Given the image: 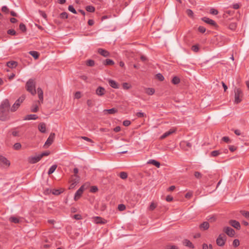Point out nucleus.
Returning a JSON list of instances; mask_svg holds the SVG:
<instances>
[{
  "label": "nucleus",
  "instance_id": "cd10ccee",
  "mask_svg": "<svg viewBox=\"0 0 249 249\" xmlns=\"http://www.w3.org/2000/svg\"><path fill=\"white\" fill-rule=\"evenodd\" d=\"M145 92L148 95H152L155 93V89L153 88H147Z\"/></svg>",
  "mask_w": 249,
  "mask_h": 249
},
{
  "label": "nucleus",
  "instance_id": "4c0bfd02",
  "mask_svg": "<svg viewBox=\"0 0 249 249\" xmlns=\"http://www.w3.org/2000/svg\"><path fill=\"white\" fill-rule=\"evenodd\" d=\"M156 77L160 81H162L164 79V78L163 76L161 73H158V74H157L156 75Z\"/></svg>",
  "mask_w": 249,
  "mask_h": 249
},
{
  "label": "nucleus",
  "instance_id": "2eb2a0df",
  "mask_svg": "<svg viewBox=\"0 0 249 249\" xmlns=\"http://www.w3.org/2000/svg\"><path fill=\"white\" fill-rule=\"evenodd\" d=\"M209 223L207 221H205L199 225V229L201 231H205L208 230L209 228Z\"/></svg>",
  "mask_w": 249,
  "mask_h": 249
},
{
  "label": "nucleus",
  "instance_id": "39448f33",
  "mask_svg": "<svg viewBox=\"0 0 249 249\" xmlns=\"http://www.w3.org/2000/svg\"><path fill=\"white\" fill-rule=\"evenodd\" d=\"M227 240V237L223 233L220 234L216 240V244L219 247L224 246Z\"/></svg>",
  "mask_w": 249,
  "mask_h": 249
},
{
  "label": "nucleus",
  "instance_id": "b1692460",
  "mask_svg": "<svg viewBox=\"0 0 249 249\" xmlns=\"http://www.w3.org/2000/svg\"><path fill=\"white\" fill-rule=\"evenodd\" d=\"M103 64L105 66H107V65L112 66L114 64V62L111 59H107L106 60H103Z\"/></svg>",
  "mask_w": 249,
  "mask_h": 249
},
{
  "label": "nucleus",
  "instance_id": "7c9ffc66",
  "mask_svg": "<svg viewBox=\"0 0 249 249\" xmlns=\"http://www.w3.org/2000/svg\"><path fill=\"white\" fill-rule=\"evenodd\" d=\"M179 82L180 79L177 76H174L172 80V83L175 85L178 84Z\"/></svg>",
  "mask_w": 249,
  "mask_h": 249
},
{
  "label": "nucleus",
  "instance_id": "58836bf2",
  "mask_svg": "<svg viewBox=\"0 0 249 249\" xmlns=\"http://www.w3.org/2000/svg\"><path fill=\"white\" fill-rule=\"evenodd\" d=\"M9 220L11 222H13L14 223H18L19 222L18 219L16 217H11L9 218Z\"/></svg>",
  "mask_w": 249,
  "mask_h": 249
},
{
  "label": "nucleus",
  "instance_id": "de8ad7c7",
  "mask_svg": "<svg viewBox=\"0 0 249 249\" xmlns=\"http://www.w3.org/2000/svg\"><path fill=\"white\" fill-rule=\"evenodd\" d=\"M240 244V242L238 239H234L233 241L232 245L234 247H238Z\"/></svg>",
  "mask_w": 249,
  "mask_h": 249
},
{
  "label": "nucleus",
  "instance_id": "7ed1b4c3",
  "mask_svg": "<svg viewBox=\"0 0 249 249\" xmlns=\"http://www.w3.org/2000/svg\"><path fill=\"white\" fill-rule=\"evenodd\" d=\"M243 93L242 90L239 88H235L234 89V102L236 104H239L242 101Z\"/></svg>",
  "mask_w": 249,
  "mask_h": 249
},
{
  "label": "nucleus",
  "instance_id": "ea45409f",
  "mask_svg": "<svg viewBox=\"0 0 249 249\" xmlns=\"http://www.w3.org/2000/svg\"><path fill=\"white\" fill-rule=\"evenodd\" d=\"M194 176L196 178H198V179L201 178L202 176V174L198 171L195 172Z\"/></svg>",
  "mask_w": 249,
  "mask_h": 249
},
{
  "label": "nucleus",
  "instance_id": "5701e85b",
  "mask_svg": "<svg viewBox=\"0 0 249 249\" xmlns=\"http://www.w3.org/2000/svg\"><path fill=\"white\" fill-rule=\"evenodd\" d=\"M183 244L184 246L188 247L190 248H194V245H193L192 242L188 239L184 240V241L183 242Z\"/></svg>",
  "mask_w": 249,
  "mask_h": 249
},
{
  "label": "nucleus",
  "instance_id": "412c9836",
  "mask_svg": "<svg viewBox=\"0 0 249 249\" xmlns=\"http://www.w3.org/2000/svg\"><path fill=\"white\" fill-rule=\"evenodd\" d=\"M18 65V63L16 61H11L7 62L6 66L10 68H14Z\"/></svg>",
  "mask_w": 249,
  "mask_h": 249
},
{
  "label": "nucleus",
  "instance_id": "393cba45",
  "mask_svg": "<svg viewBox=\"0 0 249 249\" xmlns=\"http://www.w3.org/2000/svg\"><path fill=\"white\" fill-rule=\"evenodd\" d=\"M147 163L149 164H152L158 168H159L160 165V163L155 160H150Z\"/></svg>",
  "mask_w": 249,
  "mask_h": 249
},
{
  "label": "nucleus",
  "instance_id": "f257e3e1",
  "mask_svg": "<svg viewBox=\"0 0 249 249\" xmlns=\"http://www.w3.org/2000/svg\"><path fill=\"white\" fill-rule=\"evenodd\" d=\"M10 104L8 100H5L0 106V119L5 121L9 118L8 110Z\"/></svg>",
  "mask_w": 249,
  "mask_h": 249
},
{
  "label": "nucleus",
  "instance_id": "f8f14e48",
  "mask_svg": "<svg viewBox=\"0 0 249 249\" xmlns=\"http://www.w3.org/2000/svg\"><path fill=\"white\" fill-rule=\"evenodd\" d=\"M229 224L233 228L239 230L241 226L240 223L235 220H231L229 221Z\"/></svg>",
  "mask_w": 249,
  "mask_h": 249
},
{
  "label": "nucleus",
  "instance_id": "4be33fe9",
  "mask_svg": "<svg viewBox=\"0 0 249 249\" xmlns=\"http://www.w3.org/2000/svg\"><path fill=\"white\" fill-rule=\"evenodd\" d=\"M38 117L36 114H30L25 116L24 118V120H36Z\"/></svg>",
  "mask_w": 249,
  "mask_h": 249
},
{
  "label": "nucleus",
  "instance_id": "774afa93",
  "mask_svg": "<svg viewBox=\"0 0 249 249\" xmlns=\"http://www.w3.org/2000/svg\"><path fill=\"white\" fill-rule=\"evenodd\" d=\"M73 218L76 220H80L82 218V216L80 214H75L73 215Z\"/></svg>",
  "mask_w": 249,
  "mask_h": 249
},
{
  "label": "nucleus",
  "instance_id": "c03bdc74",
  "mask_svg": "<svg viewBox=\"0 0 249 249\" xmlns=\"http://www.w3.org/2000/svg\"><path fill=\"white\" fill-rule=\"evenodd\" d=\"M156 207L157 205L154 202H152L150 205L149 206V209L150 211H153L156 208Z\"/></svg>",
  "mask_w": 249,
  "mask_h": 249
},
{
  "label": "nucleus",
  "instance_id": "c9c22d12",
  "mask_svg": "<svg viewBox=\"0 0 249 249\" xmlns=\"http://www.w3.org/2000/svg\"><path fill=\"white\" fill-rule=\"evenodd\" d=\"M120 177L123 179H126L127 177V174L124 172H121L120 174Z\"/></svg>",
  "mask_w": 249,
  "mask_h": 249
},
{
  "label": "nucleus",
  "instance_id": "c85d7f7f",
  "mask_svg": "<svg viewBox=\"0 0 249 249\" xmlns=\"http://www.w3.org/2000/svg\"><path fill=\"white\" fill-rule=\"evenodd\" d=\"M221 153H222L219 150H214L211 152V156L215 157L218 156Z\"/></svg>",
  "mask_w": 249,
  "mask_h": 249
},
{
  "label": "nucleus",
  "instance_id": "9d476101",
  "mask_svg": "<svg viewBox=\"0 0 249 249\" xmlns=\"http://www.w3.org/2000/svg\"><path fill=\"white\" fill-rule=\"evenodd\" d=\"M36 92L39 98V100L37 101V103L39 105H40L43 103V92L42 89L40 88H37Z\"/></svg>",
  "mask_w": 249,
  "mask_h": 249
},
{
  "label": "nucleus",
  "instance_id": "864d4df0",
  "mask_svg": "<svg viewBox=\"0 0 249 249\" xmlns=\"http://www.w3.org/2000/svg\"><path fill=\"white\" fill-rule=\"evenodd\" d=\"M192 50L195 52H197L199 51V47L197 45H193L192 47Z\"/></svg>",
  "mask_w": 249,
  "mask_h": 249
},
{
  "label": "nucleus",
  "instance_id": "338daca9",
  "mask_svg": "<svg viewBox=\"0 0 249 249\" xmlns=\"http://www.w3.org/2000/svg\"><path fill=\"white\" fill-rule=\"evenodd\" d=\"M229 148L231 152H233L236 149V147L233 145H230Z\"/></svg>",
  "mask_w": 249,
  "mask_h": 249
},
{
  "label": "nucleus",
  "instance_id": "49530a36",
  "mask_svg": "<svg viewBox=\"0 0 249 249\" xmlns=\"http://www.w3.org/2000/svg\"><path fill=\"white\" fill-rule=\"evenodd\" d=\"M68 10L73 14H76V11L72 5L69 6Z\"/></svg>",
  "mask_w": 249,
  "mask_h": 249
},
{
  "label": "nucleus",
  "instance_id": "0eeeda50",
  "mask_svg": "<svg viewBox=\"0 0 249 249\" xmlns=\"http://www.w3.org/2000/svg\"><path fill=\"white\" fill-rule=\"evenodd\" d=\"M0 164L4 167H8L10 165V162L4 157L0 156Z\"/></svg>",
  "mask_w": 249,
  "mask_h": 249
},
{
  "label": "nucleus",
  "instance_id": "9b49d317",
  "mask_svg": "<svg viewBox=\"0 0 249 249\" xmlns=\"http://www.w3.org/2000/svg\"><path fill=\"white\" fill-rule=\"evenodd\" d=\"M55 137V134L54 133H51L47 139L45 143V145H46L47 146H50L52 143L53 142L54 139Z\"/></svg>",
  "mask_w": 249,
  "mask_h": 249
},
{
  "label": "nucleus",
  "instance_id": "f03ea898",
  "mask_svg": "<svg viewBox=\"0 0 249 249\" xmlns=\"http://www.w3.org/2000/svg\"><path fill=\"white\" fill-rule=\"evenodd\" d=\"M26 87L27 90L30 92L32 95H35L36 91L35 89V82L32 79H29L26 83Z\"/></svg>",
  "mask_w": 249,
  "mask_h": 249
},
{
  "label": "nucleus",
  "instance_id": "a19ab883",
  "mask_svg": "<svg viewBox=\"0 0 249 249\" xmlns=\"http://www.w3.org/2000/svg\"><path fill=\"white\" fill-rule=\"evenodd\" d=\"M68 14L66 12H63L60 14L59 17L62 19H66L68 18Z\"/></svg>",
  "mask_w": 249,
  "mask_h": 249
},
{
  "label": "nucleus",
  "instance_id": "6e6552de",
  "mask_svg": "<svg viewBox=\"0 0 249 249\" xmlns=\"http://www.w3.org/2000/svg\"><path fill=\"white\" fill-rule=\"evenodd\" d=\"M40 160L41 158L40 157L39 155H38L29 157L28 158V161L29 163L31 164H34L39 161Z\"/></svg>",
  "mask_w": 249,
  "mask_h": 249
},
{
  "label": "nucleus",
  "instance_id": "79ce46f5",
  "mask_svg": "<svg viewBox=\"0 0 249 249\" xmlns=\"http://www.w3.org/2000/svg\"><path fill=\"white\" fill-rule=\"evenodd\" d=\"M118 209L120 211H124L125 209V206L124 204H119L118 206Z\"/></svg>",
  "mask_w": 249,
  "mask_h": 249
},
{
  "label": "nucleus",
  "instance_id": "5fc2aeb1",
  "mask_svg": "<svg viewBox=\"0 0 249 249\" xmlns=\"http://www.w3.org/2000/svg\"><path fill=\"white\" fill-rule=\"evenodd\" d=\"M198 30L199 32L204 33L206 31V28L203 26H200L198 28Z\"/></svg>",
  "mask_w": 249,
  "mask_h": 249
},
{
  "label": "nucleus",
  "instance_id": "ddd939ff",
  "mask_svg": "<svg viewBox=\"0 0 249 249\" xmlns=\"http://www.w3.org/2000/svg\"><path fill=\"white\" fill-rule=\"evenodd\" d=\"M118 112V109L115 108H112L108 109H104L103 110L104 114H114Z\"/></svg>",
  "mask_w": 249,
  "mask_h": 249
},
{
  "label": "nucleus",
  "instance_id": "f704fd0d",
  "mask_svg": "<svg viewBox=\"0 0 249 249\" xmlns=\"http://www.w3.org/2000/svg\"><path fill=\"white\" fill-rule=\"evenodd\" d=\"M19 29L23 32H25L26 31V26L24 24L22 23H21L20 24H19Z\"/></svg>",
  "mask_w": 249,
  "mask_h": 249
},
{
  "label": "nucleus",
  "instance_id": "473e14b6",
  "mask_svg": "<svg viewBox=\"0 0 249 249\" xmlns=\"http://www.w3.org/2000/svg\"><path fill=\"white\" fill-rule=\"evenodd\" d=\"M240 213L246 218L249 219V212L242 210L240 211Z\"/></svg>",
  "mask_w": 249,
  "mask_h": 249
},
{
  "label": "nucleus",
  "instance_id": "bb28decb",
  "mask_svg": "<svg viewBox=\"0 0 249 249\" xmlns=\"http://www.w3.org/2000/svg\"><path fill=\"white\" fill-rule=\"evenodd\" d=\"M25 99V96H22L19 97L15 103L16 105L19 107L20 104L24 101Z\"/></svg>",
  "mask_w": 249,
  "mask_h": 249
},
{
  "label": "nucleus",
  "instance_id": "4468645a",
  "mask_svg": "<svg viewBox=\"0 0 249 249\" xmlns=\"http://www.w3.org/2000/svg\"><path fill=\"white\" fill-rule=\"evenodd\" d=\"M105 89L102 87H99L96 90V94L98 96H103L105 94Z\"/></svg>",
  "mask_w": 249,
  "mask_h": 249
},
{
  "label": "nucleus",
  "instance_id": "f3484780",
  "mask_svg": "<svg viewBox=\"0 0 249 249\" xmlns=\"http://www.w3.org/2000/svg\"><path fill=\"white\" fill-rule=\"evenodd\" d=\"M108 84L110 87L114 89H119V85L118 83H117L114 80L109 79L108 81Z\"/></svg>",
  "mask_w": 249,
  "mask_h": 249
},
{
  "label": "nucleus",
  "instance_id": "6e6d98bb",
  "mask_svg": "<svg viewBox=\"0 0 249 249\" xmlns=\"http://www.w3.org/2000/svg\"><path fill=\"white\" fill-rule=\"evenodd\" d=\"M86 9L88 12H93V6H87L86 7Z\"/></svg>",
  "mask_w": 249,
  "mask_h": 249
},
{
  "label": "nucleus",
  "instance_id": "1a4fd4ad",
  "mask_svg": "<svg viewBox=\"0 0 249 249\" xmlns=\"http://www.w3.org/2000/svg\"><path fill=\"white\" fill-rule=\"evenodd\" d=\"M97 52L98 53L105 57H109L110 55L108 51L102 48L98 49Z\"/></svg>",
  "mask_w": 249,
  "mask_h": 249
},
{
  "label": "nucleus",
  "instance_id": "13d9d810",
  "mask_svg": "<svg viewBox=\"0 0 249 249\" xmlns=\"http://www.w3.org/2000/svg\"><path fill=\"white\" fill-rule=\"evenodd\" d=\"M7 33L9 35H16V32L14 30H13V29L8 30L7 31Z\"/></svg>",
  "mask_w": 249,
  "mask_h": 249
},
{
  "label": "nucleus",
  "instance_id": "a878e982",
  "mask_svg": "<svg viewBox=\"0 0 249 249\" xmlns=\"http://www.w3.org/2000/svg\"><path fill=\"white\" fill-rule=\"evenodd\" d=\"M57 167V166L56 164H54V165H52L49 169V171L48 172V175H51V174H53L54 172V171L56 170Z\"/></svg>",
  "mask_w": 249,
  "mask_h": 249
},
{
  "label": "nucleus",
  "instance_id": "37998d69",
  "mask_svg": "<svg viewBox=\"0 0 249 249\" xmlns=\"http://www.w3.org/2000/svg\"><path fill=\"white\" fill-rule=\"evenodd\" d=\"M123 87L125 89H128L131 88V86L127 83H124L123 84Z\"/></svg>",
  "mask_w": 249,
  "mask_h": 249
},
{
  "label": "nucleus",
  "instance_id": "e433bc0d",
  "mask_svg": "<svg viewBox=\"0 0 249 249\" xmlns=\"http://www.w3.org/2000/svg\"><path fill=\"white\" fill-rule=\"evenodd\" d=\"M186 13L190 18H193L194 16V13L191 9L186 10Z\"/></svg>",
  "mask_w": 249,
  "mask_h": 249
},
{
  "label": "nucleus",
  "instance_id": "8fccbe9b",
  "mask_svg": "<svg viewBox=\"0 0 249 249\" xmlns=\"http://www.w3.org/2000/svg\"><path fill=\"white\" fill-rule=\"evenodd\" d=\"M166 249H179L178 247L176 245H168Z\"/></svg>",
  "mask_w": 249,
  "mask_h": 249
},
{
  "label": "nucleus",
  "instance_id": "69168bd1",
  "mask_svg": "<svg viewBox=\"0 0 249 249\" xmlns=\"http://www.w3.org/2000/svg\"><path fill=\"white\" fill-rule=\"evenodd\" d=\"M75 98L79 99L81 97V93L79 91H77L75 92L74 95Z\"/></svg>",
  "mask_w": 249,
  "mask_h": 249
},
{
  "label": "nucleus",
  "instance_id": "c756f323",
  "mask_svg": "<svg viewBox=\"0 0 249 249\" xmlns=\"http://www.w3.org/2000/svg\"><path fill=\"white\" fill-rule=\"evenodd\" d=\"M31 111L33 112H36L38 110V106L36 104H34L31 108Z\"/></svg>",
  "mask_w": 249,
  "mask_h": 249
},
{
  "label": "nucleus",
  "instance_id": "4d7b16f0",
  "mask_svg": "<svg viewBox=\"0 0 249 249\" xmlns=\"http://www.w3.org/2000/svg\"><path fill=\"white\" fill-rule=\"evenodd\" d=\"M50 152L49 151H46V152H44L40 154H39V156H40V157L41 158V159H42V158L44 156H48L49 154H50Z\"/></svg>",
  "mask_w": 249,
  "mask_h": 249
},
{
  "label": "nucleus",
  "instance_id": "dca6fc26",
  "mask_svg": "<svg viewBox=\"0 0 249 249\" xmlns=\"http://www.w3.org/2000/svg\"><path fill=\"white\" fill-rule=\"evenodd\" d=\"M202 20L205 23L209 24L210 25H213V26L216 25V24L214 20H213L211 19H210L208 18L204 17V18H202Z\"/></svg>",
  "mask_w": 249,
  "mask_h": 249
},
{
  "label": "nucleus",
  "instance_id": "a18cd8bd",
  "mask_svg": "<svg viewBox=\"0 0 249 249\" xmlns=\"http://www.w3.org/2000/svg\"><path fill=\"white\" fill-rule=\"evenodd\" d=\"M136 115L138 118H142L146 116V115L142 112H137Z\"/></svg>",
  "mask_w": 249,
  "mask_h": 249
},
{
  "label": "nucleus",
  "instance_id": "0e129e2a",
  "mask_svg": "<svg viewBox=\"0 0 249 249\" xmlns=\"http://www.w3.org/2000/svg\"><path fill=\"white\" fill-rule=\"evenodd\" d=\"M87 65L89 66H93V60H89L87 61Z\"/></svg>",
  "mask_w": 249,
  "mask_h": 249
},
{
  "label": "nucleus",
  "instance_id": "680f3d73",
  "mask_svg": "<svg viewBox=\"0 0 249 249\" xmlns=\"http://www.w3.org/2000/svg\"><path fill=\"white\" fill-rule=\"evenodd\" d=\"M130 124H131V122L129 120H125L123 122V124H124V125L125 126H129Z\"/></svg>",
  "mask_w": 249,
  "mask_h": 249
},
{
  "label": "nucleus",
  "instance_id": "72a5a7b5",
  "mask_svg": "<svg viewBox=\"0 0 249 249\" xmlns=\"http://www.w3.org/2000/svg\"><path fill=\"white\" fill-rule=\"evenodd\" d=\"M13 147H14V149H15L16 150H19L21 148V145L20 143L17 142L14 144Z\"/></svg>",
  "mask_w": 249,
  "mask_h": 249
},
{
  "label": "nucleus",
  "instance_id": "052dcab7",
  "mask_svg": "<svg viewBox=\"0 0 249 249\" xmlns=\"http://www.w3.org/2000/svg\"><path fill=\"white\" fill-rule=\"evenodd\" d=\"M193 196V193L191 192H188L185 194V197L186 198H190Z\"/></svg>",
  "mask_w": 249,
  "mask_h": 249
},
{
  "label": "nucleus",
  "instance_id": "e2e57ef3",
  "mask_svg": "<svg viewBox=\"0 0 249 249\" xmlns=\"http://www.w3.org/2000/svg\"><path fill=\"white\" fill-rule=\"evenodd\" d=\"M222 140L227 143H229L230 142V140L228 137H223L222 138Z\"/></svg>",
  "mask_w": 249,
  "mask_h": 249
},
{
  "label": "nucleus",
  "instance_id": "6ab92c4d",
  "mask_svg": "<svg viewBox=\"0 0 249 249\" xmlns=\"http://www.w3.org/2000/svg\"><path fill=\"white\" fill-rule=\"evenodd\" d=\"M38 129L42 133H45L46 131V124L44 123H40L38 124Z\"/></svg>",
  "mask_w": 249,
  "mask_h": 249
},
{
  "label": "nucleus",
  "instance_id": "09e8293b",
  "mask_svg": "<svg viewBox=\"0 0 249 249\" xmlns=\"http://www.w3.org/2000/svg\"><path fill=\"white\" fill-rule=\"evenodd\" d=\"M1 11L4 13H8L9 9L6 6H3L1 8Z\"/></svg>",
  "mask_w": 249,
  "mask_h": 249
},
{
  "label": "nucleus",
  "instance_id": "aec40b11",
  "mask_svg": "<svg viewBox=\"0 0 249 249\" xmlns=\"http://www.w3.org/2000/svg\"><path fill=\"white\" fill-rule=\"evenodd\" d=\"M175 131H176L175 129H174V130L170 129L168 131L166 132L162 135H161L160 136V139H165V138H166L168 136H169L171 134H172V133H173Z\"/></svg>",
  "mask_w": 249,
  "mask_h": 249
},
{
  "label": "nucleus",
  "instance_id": "603ef678",
  "mask_svg": "<svg viewBox=\"0 0 249 249\" xmlns=\"http://www.w3.org/2000/svg\"><path fill=\"white\" fill-rule=\"evenodd\" d=\"M61 192H62L60 190H57V189H53L52 191L53 194L54 195H58L60 194V193Z\"/></svg>",
  "mask_w": 249,
  "mask_h": 249
},
{
  "label": "nucleus",
  "instance_id": "2f4dec72",
  "mask_svg": "<svg viewBox=\"0 0 249 249\" xmlns=\"http://www.w3.org/2000/svg\"><path fill=\"white\" fill-rule=\"evenodd\" d=\"M29 53L35 59H37L38 58L39 54L36 51H30Z\"/></svg>",
  "mask_w": 249,
  "mask_h": 249
},
{
  "label": "nucleus",
  "instance_id": "bf43d9fd",
  "mask_svg": "<svg viewBox=\"0 0 249 249\" xmlns=\"http://www.w3.org/2000/svg\"><path fill=\"white\" fill-rule=\"evenodd\" d=\"M210 13L213 15H216L218 13V12L217 10L214 9L213 8H212L210 10Z\"/></svg>",
  "mask_w": 249,
  "mask_h": 249
},
{
  "label": "nucleus",
  "instance_id": "20e7f679",
  "mask_svg": "<svg viewBox=\"0 0 249 249\" xmlns=\"http://www.w3.org/2000/svg\"><path fill=\"white\" fill-rule=\"evenodd\" d=\"M89 187L88 184H85L81 186L80 188L76 191V192L75 194L74 199V200L76 201L78 199L80 198L81 196H82L84 190L86 189H87Z\"/></svg>",
  "mask_w": 249,
  "mask_h": 249
},
{
  "label": "nucleus",
  "instance_id": "3c124183",
  "mask_svg": "<svg viewBox=\"0 0 249 249\" xmlns=\"http://www.w3.org/2000/svg\"><path fill=\"white\" fill-rule=\"evenodd\" d=\"M18 106L14 103L11 108V111L13 112L15 111L18 108Z\"/></svg>",
  "mask_w": 249,
  "mask_h": 249
},
{
  "label": "nucleus",
  "instance_id": "a211bd4d",
  "mask_svg": "<svg viewBox=\"0 0 249 249\" xmlns=\"http://www.w3.org/2000/svg\"><path fill=\"white\" fill-rule=\"evenodd\" d=\"M94 223L96 224H105L106 223V220L100 217L96 216L94 217Z\"/></svg>",
  "mask_w": 249,
  "mask_h": 249
},
{
  "label": "nucleus",
  "instance_id": "423d86ee",
  "mask_svg": "<svg viewBox=\"0 0 249 249\" xmlns=\"http://www.w3.org/2000/svg\"><path fill=\"white\" fill-rule=\"evenodd\" d=\"M223 231L229 236L232 237L235 235V231L234 230L230 227H225Z\"/></svg>",
  "mask_w": 249,
  "mask_h": 249
}]
</instances>
